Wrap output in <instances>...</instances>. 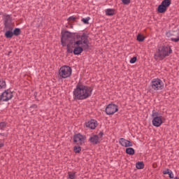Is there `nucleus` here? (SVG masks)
<instances>
[{"label": "nucleus", "instance_id": "obj_1", "mask_svg": "<svg viewBox=\"0 0 179 179\" xmlns=\"http://www.w3.org/2000/svg\"><path fill=\"white\" fill-rule=\"evenodd\" d=\"M76 38L77 41L73 43V52L74 55H80L83 50H89V36L84 33L82 35H76Z\"/></svg>", "mask_w": 179, "mask_h": 179}, {"label": "nucleus", "instance_id": "obj_2", "mask_svg": "<svg viewBox=\"0 0 179 179\" xmlns=\"http://www.w3.org/2000/svg\"><path fill=\"white\" fill-rule=\"evenodd\" d=\"M93 88L82 83H78L73 92L74 100H86L92 96Z\"/></svg>", "mask_w": 179, "mask_h": 179}, {"label": "nucleus", "instance_id": "obj_3", "mask_svg": "<svg viewBox=\"0 0 179 179\" xmlns=\"http://www.w3.org/2000/svg\"><path fill=\"white\" fill-rule=\"evenodd\" d=\"M172 53L173 50H171L170 46H161L155 54L154 58L156 61L158 59H159V61H162V59H164L166 57H169V55Z\"/></svg>", "mask_w": 179, "mask_h": 179}, {"label": "nucleus", "instance_id": "obj_4", "mask_svg": "<svg viewBox=\"0 0 179 179\" xmlns=\"http://www.w3.org/2000/svg\"><path fill=\"white\" fill-rule=\"evenodd\" d=\"M152 117L153 118L152 123L154 127H160L163 124V116L159 112L153 110Z\"/></svg>", "mask_w": 179, "mask_h": 179}, {"label": "nucleus", "instance_id": "obj_5", "mask_svg": "<svg viewBox=\"0 0 179 179\" xmlns=\"http://www.w3.org/2000/svg\"><path fill=\"white\" fill-rule=\"evenodd\" d=\"M72 75V68L69 66H63L59 70V76L61 79H66Z\"/></svg>", "mask_w": 179, "mask_h": 179}, {"label": "nucleus", "instance_id": "obj_6", "mask_svg": "<svg viewBox=\"0 0 179 179\" xmlns=\"http://www.w3.org/2000/svg\"><path fill=\"white\" fill-rule=\"evenodd\" d=\"M164 86V84L163 83V81L159 78H154L151 82V89L156 92L157 90H162Z\"/></svg>", "mask_w": 179, "mask_h": 179}, {"label": "nucleus", "instance_id": "obj_7", "mask_svg": "<svg viewBox=\"0 0 179 179\" xmlns=\"http://www.w3.org/2000/svg\"><path fill=\"white\" fill-rule=\"evenodd\" d=\"M171 5V0H163L157 8L159 13H166L167 8Z\"/></svg>", "mask_w": 179, "mask_h": 179}, {"label": "nucleus", "instance_id": "obj_8", "mask_svg": "<svg viewBox=\"0 0 179 179\" xmlns=\"http://www.w3.org/2000/svg\"><path fill=\"white\" fill-rule=\"evenodd\" d=\"M118 111V106L114 103L108 104L106 108V113L107 115H113Z\"/></svg>", "mask_w": 179, "mask_h": 179}, {"label": "nucleus", "instance_id": "obj_9", "mask_svg": "<svg viewBox=\"0 0 179 179\" xmlns=\"http://www.w3.org/2000/svg\"><path fill=\"white\" fill-rule=\"evenodd\" d=\"M73 34L66 31L64 32H62V38H61V43L62 44H64L66 41H70V43L72 44L71 42V38H72Z\"/></svg>", "mask_w": 179, "mask_h": 179}, {"label": "nucleus", "instance_id": "obj_10", "mask_svg": "<svg viewBox=\"0 0 179 179\" xmlns=\"http://www.w3.org/2000/svg\"><path fill=\"white\" fill-rule=\"evenodd\" d=\"M167 37H176V38H171V41L174 43H178L179 41V30L178 31H169L166 32Z\"/></svg>", "mask_w": 179, "mask_h": 179}, {"label": "nucleus", "instance_id": "obj_11", "mask_svg": "<svg viewBox=\"0 0 179 179\" xmlns=\"http://www.w3.org/2000/svg\"><path fill=\"white\" fill-rule=\"evenodd\" d=\"M85 141H86V136L80 134H76L73 136V142L76 143V145H83Z\"/></svg>", "mask_w": 179, "mask_h": 179}, {"label": "nucleus", "instance_id": "obj_12", "mask_svg": "<svg viewBox=\"0 0 179 179\" xmlns=\"http://www.w3.org/2000/svg\"><path fill=\"white\" fill-rule=\"evenodd\" d=\"M1 97L3 101H9L13 97V93L9 90H7L1 94Z\"/></svg>", "mask_w": 179, "mask_h": 179}, {"label": "nucleus", "instance_id": "obj_13", "mask_svg": "<svg viewBox=\"0 0 179 179\" xmlns=\"http://www.w3.org/2000/svg\"><path fill=\"white\" fill-rule=\"evenodd\" d=\"M119 143L124 146V148H130L131 146H133L134 145L132 144V142L130 141H128L124 138H121L119 140Z\"/></svg>", "mask_w": 179, "mask_h": 179}, {"label": "nucleus", "instance_id": "obj_14", "mask_svg": "<svg viewBox=\"0 0 179 179\" xmlns=\"http://www.w3.org/2000/svg\"><path fill=\"white\" fill-rule=\"evenodd\" d=\"M85 126L87 128H90V129H96V127H97V121L91 120L85 123Z\"/></svg>", "mask_w": 179, "mask_h": 179}, {"label": "nucleus", "instance_id": "obj_15", "mask_svg": "<svg viewBox=\"0 0 179 179\" xmlns=\"http://www.w3.org/2000/svg\"><path fill=\"white\" fill-rule=\"evenodd\" d=\"M89 141L92 143V145H97L99 143V136L94 135L89 138Z\"/></svg>", "mask_w": 179, "mask_h": 179}, {"label": "nucleus", "instance_id": "obj_16", "mask_svg": "<svg viewBox=\"0 0 179 179\" xmlns=\"http://www.w3.org/2000/svg\"><path fill=\"white\" fill-rule=\"evenodd\" d=\"M136 167L138 170H142V169H144L145 167V164L142 162H138L136 164Z\"/></svg>", "mask_w": 179, "mask_h": 179}, {"label": "nucleus", "instance_id": "obj_17", "mask_svg": "<svg viewBox=\"0 0 179 179\" xmlns=\"http://www.w3.org/2000/svg\"><path fill=\"white\" fill-rule=\"evenodd\" d=\"M126 153L127 155H130L131 156H133V155H135V150L132 148H127Z\"/></svg>", "mask_w": 179, "mask_h": 179}, {"label": "nucleus", "instance_id": "obj_18", "mask_svg": "<svg viewBox=\"0 0 179 179\" xmlns=\"http://www.w3.org/2000/svg\"><path fill=\"white\" fill-rule=\"evenodd\" d=\"M5 36L6 37V38H12L14 35H13V32L12 31V30H8V31H6Z\"/></svg>", "mask_w": 179, "mask_h": 179}, {"label": "nucleus", "instance_id": "obj_19", "mask_svg": "<svg viewBox=\"0 0 179 179\" xmlns=\"http://www.w3.org/2000/svg\"><path fill=\"white\" fill-rule=\"evenodd\" d=\"M114 13H115L114 9L108 8L106 10V15L107 16H113L114 15Z\"/></svg>", "mask_w": 179, "mask_h": 179}, {"label": "nucleus", "instance_id": "obj_20", "mask_svg": "<svg viewBox=\"0 0 179 179\" xmlns=\"http://www.w3.org/2000/svg\"><path fill=\"white\" fill-rule=\"evenodd\" d=\"M73 48H75V46H71L70 44H68L66 46L67 52L69 54H72L73 52Z\"/></svg>", "mask_w": 179, "mask_h": 179}, {"label": "nucleus", "instance_id": "obj_21", "mask_svg": "<svg viewBox=\"0 0 179 179\" xmlns=\"http://www.w3.org/2000/svg\"><path fill=\"white\" fill-rule=\"evenodd\" d=\"M6 88V82L5 80L0 79V90H2V89Z\"/></svg>", "mask_w": 179, "mask_h": 179}, {"label": "nucleus", "instance_id": "obj_22", "mask_svg": "<svg viewBox=\"0 0 179 179\" xmlns=\"http://www.w3.org/2000/svg\"><path fill=\"white\" fill-rule=\"evenodd\" d=\"M74 153H80L82 152V148L80 145H75L73 147Z\"/></svg>", "mask_w": 179, "mask_h": 179}, {"label": "nucleus", "instance_id": "obj_23", "mask_svg": "<svg viewBox=\"0 0 179 179\" xmlns=\"http://www.w3.org/2000/svg\"><path fill=\"white\" fill-rule=\"evenodd\" d=\"M6 30H13V27L10 24V22L4 23Z\"/></svg>", "mask_w": 179, "mask_h": 179}, {"label": "nucleus", "instance_id": "obj_24", "mask_svg": "<svg viewBox=\"0 0 179 179\" xmlns=\"http://www.w3.org/2000/svg\"><path fill=\"white\" fill-rule=\"evenodd\" d=\"M20 33H21V31H20V29L19 28H15L13 32V34L14 36H20Z\"/></svg>", "mask_w": 179, "mask_h": 179}, {"label": "nucleus", "instance_id": "obj_25", "mask_svg": "<svg viewBox=\"0 0 179 179\" xmlns=\"http://www.w3.org/2000/svg\"><path fill=\"white\" fill-rule=\"evenodd\" d=\"M145 40V37L142 36L141 34H138L137 36V41H139L140 43H142Z\"/></svg>", "mask_w": 179, "mask_h": 179}, {"label": "nucleus", "instance_id": "obj_26", "mask_svg": "<svg viewBox=\"0 0 179 179\" xmlns=\"http://www.w3.org/2000/svg\"><path fill=\"white\" fill-rule=\"evenodd\" d=\"M89 20H90V17L82 19V22H83V23L85 24H89Z\"/></svg>", "mask_w": 179, "mask_h": 179}, {"label": "nucleus", "instance_id": "obj_27", "mask_svg": "<svg viewBox=\"0 0 179 179\" xmlns=\"http://www.w3.org/2000/svg\"><path fill=\"white\" fill-rule=\"evenodd\" d=\"M6 122H1L0 123V129H1L2 131H3L5 129V128L6 127Z\"/></svg>", "mask_w": 179, "mask_h": 179}, {"label": "nucleus", "instance_id": "obj_28", "mask_svg": "<svg viewBox=\"0 0 179 179\" xmlns=\"http://www.w3.org/2000/svg\"><path fill=\"white\" fill-rule=\"evenodd\" d=\"M68 174H69V178H70V179H73L76 177V176H75L76 173L75 172H73V173L69 172Z\"/></svg>", "mask_w": 179, "mask_h": 179}, {"label": "nucleus", "instance_id": "obj_29", "mask_svg": "<svg viewBox=\"0 0 179 179\" xmlns=\"http://www.w3.org/2000/svg\"><path fill=\"white\" fill-rule=\"evenodd\" d=\"M4 23H10V16L6 15L5 17Z\"/></svg>", "mask_w": 179, "mask_h": 179}, {"label": "nucleus", "instance_id": "obj_30", "mask_svg": "<svg viewBox=\"0 0 179 179\" xmlns=\"http://www.w3.org/2000/svg\"><path fill=\"white\" fill-rule=\"evenodd\" d=\"M122 2L124 5H129V3H131V0H122Z\"/></svg>", "mask_w": 179, "mask_h": 179}, {"label": "nucleus", "instance_id": "obj_31", "mask_svg": "<svg viewBox=\"0 0 179 179\" xmlns=\"http://www.w3.org/2000/svg\"><path fill=\"white\" fill-rule=\"evenodd\" d=\"M136 57H134L130 59V64H135V62H136Z\"/></svg>", "mask_w": 179, "mask_h": 179}, {"label": "nucleus", "instance_id": "obj_32", "mask_svg": "<svg viewBox=\"0 0 179 179\" xmlns=\"http://www.w3.org/2000/svg\"><path fill=\"white\" fill-rule=\"evenodd\" d=\"M69 20L70 22H73L74 20H76V17H73V16H71V17H69Z\"/></svg>", "mask_w": 179, "mask_h": 179}, {"label": "nucleus", "instance_id": "obj_33", "mask_svg": "<svg viewBox=\"0 0 179 179\" xmlns=\"http://www.w3.org/2000/svg\"><path fill=\"white\" fill-rule=\"evenodd\" d=\"M171 171L170 169H166L165 171H163V174H169Z\"/></svg>", "mask_w": 179, "mask_h": 179}, {"label": "nucleus", "instance_id": "obj_34", "mask_svg": "<svg viewBox=\"0 0 179 179\" xmlns=\"http://www.w3.org/2000/svg\"><path fill=\"white\" fill-rule=\"evenodd\" d=\"M169 178H174V174L173 173V171H170L169 173Z\"/></svg>", "mask_w": 179, "mask_h": 179}, {"label": "nucleus", "instance_id": "obj_35", "mask_svg": "<svg viewBox=\"0 0 179 179\" xmlns=\"http://www.w3.org/2000/svg\"><path fill=\"white\" fill-rule=\"evenodd\" d=\"M1 136H8V134H5V133H0Z\"/></svg>", "mask_w": 179, "mask_h": 179}, {"label": "nucleus", "instance_id": "obj_36", "mask_svg": "<svg viewBox=\"0 0 179 179\" xmlns=\"http://www.w3.org/2000/svg\"><path fill=\"white\" fill-rule=\"evenodd\" d=\"M31 108H37V105L34 104L31 106Z\"/></svg>", "mask_w": 179, "mask_h": 179}, {"label": "nucleus", "instance_id": "obj_37", "mask_svg": "<svg viewBox=\"0 0 179 179\" xmlns=\"http://www.w3.org/2000/svg\"><path fill=\"white\" fill-rule=\"evenodd\" d=\"M4 144L2 142H0V148H3Z\"/></svg>", "mask_w": 179, "mask_h": 179}, {"label": "nucleus", "instance_id": "obj_38", "mask_svg": "<svg viewBox=\"0 0 179 179\" xmlns=\"http://www.w3.org/2000/svg\"><path fill=\"white\" fill-rule=\"evenodd\" d=\"M103 132L99 133V136H101V138H103Z\"/></svg>", "mask_w": 179, "mask_h": 179}, {"label": "nucleus", "instance_id": "obj_39", "mask_svg": "<svg viewBox=\"0 0 179 179\" xmlns=\"http://www.w3.org/2000/svg\"><path fill=\"white\" fill-rule=\"evenodd\" d=\"M0 101H2V98L1 96V95H0Z\"/></svg>", "mask_w": 179, "mask_h": 179}, {"label": "nucleus", "instance_id": "obj_40", "mask_svg": "<svg viewBox=\"0 0 179 179\" xmlns=\"http://www.w3.org/2000/svg\"><path fill=\"white\" fill-rule=\"evenodd\" d=\"M174 179H179L178 177H176Z\"/></svg>", "mask_w": 179, "mask_h": 179}]
</instances>
